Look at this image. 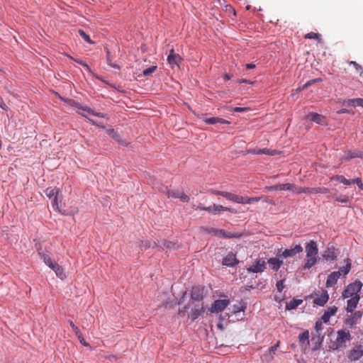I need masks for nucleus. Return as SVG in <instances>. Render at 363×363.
I'll return each instance as SVG.
<instances>
[{"mask_svg":"<svg viewBox=\"0 0 363 363\" xmlns=\"http://www.w3.org/2000/svg\"><path fill=\"white\" fill-rule=\"evenodd\" d=\"M330 190L327 188L315 187L311 188V194H328Z\"/></svg>","mask_w":363,"mask_h":363,"instance_id":"36","label":"nucleus"},{"mask_svg":"<svg viewBox=\"0 0 363 363\" xmlns=\"http://www.w3.org/2000/svg\"><path fill=\"white\" fill-rule=\"evenodd\" d=\"M230 78H231V76H230L229 74H226L224 76V79H225V80H229V79H230Z\"/></svg>","mask_w":363,"mask_h":363,"instance_id":"58","label":"nucleus"},{"mask_svg":"<svg viewBox=\"0 0 363 363\" xmlns=\"http://www.w3.org/2000/svg\"><path fill=\"white\" fill-rule=\"evenodd\" d=\"M215 236L225 238H230L234 237L233 234L230 233H226L225 230L221 229H218V230H215Z\"/></svg>","mask_w":363,"mask_h":363,"instance_id":"33","label":"nucleus"},{"mask_svg":"<svg viewBox=\"0 0 363 363\" xmlns=\"http://www.w3.org/2000/svg\"><path fill=\"white\" fill-rule=\"evenodd\" d=\"M279 345V342H277V344L269 348L268 351L264 354V359L267 362H270L273 359V355L274 354L276 350H277Z\"/></svg>","mask_w":363,"mask_h":363,"instance_id":"26","label":"nucleus"},{"mask_svg":"<svg viewBox=\"0 0 363 363\" xmlns=\"http://www.w3.org/2000/svg\"><path fill=\"white\" fill-rule=\"evenodd\" d=\"M351 339V335L349 330H340L337 331V337L336 339V348H339L343 346V344L346 341H350Z\"/></svg>","mask_w":363,"mask_h":363,"instance_id":"5","label":"nucleus"},{"mask_svg":"<svg viewBox=\"0 0 363 363\" xmlns=\"http://www.w3.org/2000/svg\"><path fill=\"white\" fill-rule=\"evenodd\" d=\"M218 195H220L227 199L238 203L243 201L242 196H238L227 191H218Z\"/></svg>","mask_w":363,"mask_h":363,"instance_id":"14","label":"nucleus"},{"mask_svg":"<svg viewBox=\"0 0 363 363\" xmlns=\"http://www.w3.org/2000/svg\"><path fill=\"white\" fill-rule=\"evenodd\" d=\"M337 311V308L336 306H332L328 308V310L323 313L321 317V320L324 323H327L329 321L331 316L334 315Z\"/></svg>","mask_w":363,"mask_h":363,"instance_id":"22","label":"nucleus"},{"mask_svg":"<svg viewBox=\"0 0 363 363\" xmlns=\"http://www.w3.org/2000/svg\"><path fill=\"white\" fill-rule=\"evenodd\" d=\"M351 181H352V184H357V186L359 184H361V183H362V179L359 177L356 178L354 179H352Z\"/></svg>","mask_w":363,"mask_h":363,"instance_id":"54","label":"nucleus"},{"mask_svg":"<svg viewBox=\"0 0 363 363\" xmlns=\"http://www.w3.org/2000/svg\"><path fill=\"white\" fill-rule=\"evenodd\" d=\"M332 197L335 201L340 202L342 203H344V204H347V203H350V199L349 198V196L342 195V194H341L340 196H333Z\"/></svg>","mask_w":363,"mask_h":363,"instance_id":"34","label":"nucleus"},{"mask_svg":"<svg viewBox=\"0 0 363 363\" xmlns=\"http://www.w3.org/2000/svg\"><path fill=\"white\" fill-rule=\"evenodd\" d=\"M358 187H359L360 189L363 190V184H362V183H361V184H359V185H358Z\"/></svg>","mask_w":363,"mask_h":363,"instance_id":"61","label":"nucleus"},{"mask_svg":"<svg viewBox=\"0 0 363 363\" xmlns=\"http://www.w3.org/2000/svg\"><path fill=\"white\" fill-rule=\"evenodd\" d=\"M342 105L348 106H353V99L344 101L342 103Z\"/></svg>","mask_w":363,"mask_h":363,"instance_id":"50","label":"nucleus"},{"mask_svg":"<svg viewBox=\"0 0 363 363\" xmlns=\"http://www.w3.org/2000/svg\"><path fill=\"white\" fill-rule=\"evenodd\" d=\"M279 257L269 258L267 262L271 268L274 271H277L284 264L283 260H281Z\"/></svg>","mask_w":363,"mask_h":363,"instance_id":"20","label":"nucleus"},{"mask_svg":"<svg viewBox=\"0 0 363 363\" xmlns=\"http://www.w3.org/2000/svg\"><path fill=\"white\" fill-rule=\"evenodd\" d=\"M238 83H249V82L247 79H242L239 81Z\"/></svg>","mask_w":363,"mask_h":363,"instance_id":"59","label":"nucleus"},{"mask_svg":"<svg viewBox=\"0 0 363 363\" xmlns=\"http://www.w3.org/2000/svg\"><path fill=\"white\" fill-rule=\"evenodd\" d=\"M362 316V313L361 311H356L345 319V323L346 325L350 328H353L357 324L358 320L361 319Z\"/></svg>","mask_w":363,"mask_h":363,"instance_id":"7","label":"nucleus"},{"mask_svg":"<svg viewBox=\"0 0 363 363\" xmlns=\"http://www.w3.org/2000/svg\"><path fill=\"white\" fill-rule=\"evenodd\" d=\"M305 38H308V39H319L320 35L318 33L311 32V33H307L305 35Z\"/></svg>","mask_w":363,"mask_h":363,"instance_id":"43","label":"nucleus"},{"mask_svg":"<svg viewBox=\"0 0 363 363\" xmlns=\"http://www.w3.org/2000/svg\"><path fill=\"white\" fill-rule=\"evenodd\" d=\"M363 158V152L360 151H348L341 158V162H345L354 158Z\"/></svg>","mask_w":363,"mask_h":363,"instance_id":"16","label":"nucleus"},{"mask_svg":"<svg viewBox=\"0 0 363 363\" xmlns=\"http://www.w3.org/2000/svg\"><path fill=\"white\" fill-rule=\"evenodd\" d=\"M254 154L261 155V154H265V155H275L277 154V152L276 150H270L269 149H257L253 150Z\"/></svg>","mask_w":363,"mask_h":363,"instance_id":"32","label":"nucleus"},{"mask_svg":"<svg viewBox=\"0 0 363 363\" xmlns=\"http://www.w3.org/2000/svg\"><path fill=\"white\" fill-rule=\"evenodd\" d=\"M204 312V308L201 307V308L194 309L191 313L189 314V317L191 319V320H195L197 319Z\"/></svg>","mask_w":363,"mask_h":363,"instance_id":"30","label":"nucleus"},{"mask_svg":"<svg viewBox=\"0 0 363 363\" xmlns=\"http://www.w3.org/2000/svg\"><path fill=\"white\" fill-rule=\"evenodd\" d=\"M164 247H166L167 248H173L174 247V244L170 241H164Z\"/></svg>","mask_w":363,"mask_h":363,"instance_id":"49","label":"nucleus"},{"mask_svg":"<svg viewBox=\"0 0 363 363\" xmlns=\"http://www.w3.org/2000/svg\"><path fill=\"white\" fill-rule=\"evenodd\" d=\"M255 67V64H252V63H250V64H247L246 65V68L247 69H253Z\"/></svg>","mask_w":363,"mask_h":363,"instance_id":"56","label":"nucleus"},{"mask_svg":"<svg viewBox=\"0 0 363 363\" xmlns=\"http://www.w3.org/2000/svg\"><path fill=\"white\" fill-rule=\"evenodd\" d=\"M82 115L84 117L86 118L89 121H91L93 123H95V122H94L91 118H88V117H87V116H86V115H84V114H83V113H82Z\"/></svg>","mask_w":363,"mask_h":363,"instance_id":"60","label":"nucleus"},{"mask_svg":"<svg viewBox=\"0 0 363 363\" xmlns=\"http://www.w3.org/2000/svg\"><path fill=\"white\" fill-rule=\"evenodd\" d=\"M362 106L363 107V99H353V107Z\"/></svg>","mask_w":363,"mask_h":363,"instance_id":"45","label":"nucleus"},{"mask_svg":"<svg viewBox=\"0 0 363 363\" xmlns=\"http://www.w3.org/2000/svg\"><path fill=\"white\" fill-rule=\"evenodd\" d=\"M242 201H243L242 202H240L239 203H251L252 202L259 201V198H257V197L249 198V197L242 196Z\"/></svg>","mask_w":363,"mask_h":363,"instance_id":"40","label":"nucleus"},{"mask_svg":"<svg viewBox=\"0 0 363 363\" xmlns=\"http://www.w3.org/2000/svg\"><path fill=\"white\" fill-rule=\"evenodd\" d=\"M82 110L87 112L89 114H91V115H94V116H98V117H100V118H104L106 116L105 114L102 113H99V112H94L93 110H91L90 108L89 107H84L82 108Z\"/></svg>","mask_w":363,"mask_h":363,"instance_id":"37","label":"nucleus"},{"mask_svg":"<svg viewBox=\"0 0 363 363\" xmlns=\"http://www.w3.org/2000/svg\"><path fill=\"white\" fill-rule=\"evenodd\" d=\"M303 303L301 299H293L289 302L286 303V308L287 310H292L296 308Z\"/></svg>","mask_w":363,"mask_h":363,"instance_id":"28","label":"nucleus"},{"mask_svg":"<svg viewBox=\"0 0 363 363\" xmlns=\"http://www.w3.org/2000/svg\"><path fill=\"white\" fill-rule=\"evenodd\" d=\"M84 67H86L88 69V65L84 63L80 62Z\"/></svg>","mask_w":363,"mask_h":363,"instance_id":"62","label":"nucleus"},{"mask_svg":"<svg viewBox=\"0 0 363 363\" xmlns=\"http://www.w3.org/2000/svg\"><path fill=\"white\" fill-rule=\"evenodd\" d=\"M350 64L352 65L354 67V68L357 69V71L360 72V74H362L363 72L362 67L359 64H357L356 62L351 61V62H350Z\"/></svg>","mask_w":363,"mask_h":363,"instance_id":"46","label":"nucleus"},{"mask_svg":"<svg viewBox=\"0 0 363 363\" xmlns=\"http://www.w3.org/2000/svg\"><path fill=\"white\" fill-rule=\"evenodd\" d=\"M218 191H212V193H213V194H218Z\"/></svg>","mask_w":363,"mask_h":363,"instance_id":"63","label":"nucleus"},{"mask_svg":"<svg viewBox=\"0 0 363 363\" xmlns=\"http://www.w3.org/2000/svg\"><path fill=\"white\" fill-rule=\"evenodd\" d=\"M203 289L199 286H195L191 290V298L194 301H200L203 298Z\"/></svg>","mask_w":363,"mask_h":363,"instance_id":"21","label":"nucleus"},{"mask_svg":"<svg viewBox=\"0 0 363 363\" xmlns=\"http://www.w3.org/2000/svg\"><path fill=\"white\" fill-rule=\"evenodd\" d=\"M359 299V296H356L354 297L350 298L347 301L346 310L348 313H352L354 311V309L357 307Z\"/></svg>","mask_w":363,"mask_h":363,"instance_id":"19","label":"nucleus"},{"mask_svg":"<svg viewBox=\"0 0 363 363\" xmlns=\"http://www.w3.org/2000/svg\"><path fill=\"white\" fill-rule=\"evenodd\" d=\"M340 272H333L330 273L328 277L325 286L327 288L334 286L337 284V279L340 278Z\"/></svg>","mask_w":363,"mask_h":363,"instance_id":"13","label":"nucleus"},{"mask_svg":"<svg viewBox=\"0 0 363 363\" xmlns=\"http://www.w3.org/2000/svg\"><path fill=\"white\" fill-rule=\"evenodd\" d=\"M203 211H208L213 214H216L218 212H219L220 211H230L231 213H235V211L233 208H230L228 207H225L221 205H216V204H213V206H208L206 208H203Z\"/></svg>","mask_w":363,"mask_h":363,"instance_id":"9","label":"nucleus"},{"mask_svg":"<svg viewBox=\"0 0 363 363\" xmlns=\"http://www.w3.org/2000/svg\"><path fill=\"white\" fill-rule=\"evenodd\" d=\"M57 193H58V189H56V188H48L45 190L46 195L50 199L53 198L52 206H53L54 208H58Z\"/></svg>","mask_w":363,"mask_h":363,"instance_id":"12","label":"nucleus"},{"mask_svg":"<svg viewBox=\"0 0 363 363\" xmlns=\"http://www.w3.org/2000/svg\"><path fill=\"white\" fill-rule=\"evenodd\" d=\"M291 191L296 194H311V188L306 187V188H302V187H298L293 184V189Z\"/></svg>","mask_w":363,"mask_h":363,"instance_id":"35","label":"nucleus"},{"mask_svg":"<svg viewBox=\"0 0 363 363\" xmlns=\"http://www.w3.org/2000/svg\"><path fill=\"white\" fill-rule=\"evenodd\" d=\"M323 323H324V322L322 320H318L315 323V328L316 333L318 337H320L321 335L320 332L323 329Z\"/></svg>","mask_w":363,"mask_h":363,"instance_id":"39","label":"nucleus"},{"mask_svg":"<svg viewBox=\"0 0 363 363\" xmlns=\"http://www.w3.org/2000/svg\"><path fill=\"white\" fill-rule=\"evenodd\" d=\"M79 33L85 41L89 43H92V41L91 40L89 36L84 31H83L82 30H79Z\"/></svg>","mask_w":363,"mask_h":363,"instance_id":"42","label":"nucleus"},{"mask_svg":"<svg viewBox=\"0 0 363 363\" xmlns=\"http://www.w3.org/2000/svg\"><path fill=\"white\" fill-rule=\"evenodd\" d=\"M303 251V247L301 245H296L290 249H286L284 251L279 250L277 255L284 258H289L295 256Z\"/></svg>","mask_w":363,"mask_h":363,"instance_id":"4","label":"nucleus"},{"mask_svg":"<svg viewBox=\"0 0 363 363\" xmlns=\"http://www.w3.org/2000/svg\"><path fill=\"white\" fill-rule=\"evenodd\" d=\"M337 113L338 114H341V113H352L353 114L354 113L353 112H351L350 110L346 109V108L340 109Z\"/></svg>","mask_w":363,"mask_h":363,"instance_id":"52","label":"nucleus"},{"mask_svg":"<svg viewBox=\"0 0 363 363\" xmlns=\"http://www.w3.org/2000/svg\"><path fill=\"white\" fill-rule=\"evenodd\" d=\"M307 118L310 119L311 121L316 123L317 124L323 125H326V120L325 118L320 114H318L316 113H311L307 116Z\"/></svg>","mask_w":363,"mask_h":363,"instance_id":"15","label":"nucleus"},{"mask_svg":"<svg viewBox=\"0 0 363 363\" xmlns=\"http://www.w3.org/2000/svg\"><path fill=\"white\" fill-rule=\"evenodd\" d=\"M38 254L40 259L43 260L44 263L50 269H52L60 279H64L66 277L63 269L58 264L52 261L49 254L45 253L43 252H40Z\"/></svg>","mask_w":363,"mask_h":363,"instance_id":"2","label":"nucleus"},{"mask_svg":"<svg viewBox=\"0 0 363 363\" xmlns=\"http://www.w3.org/2000/svg\"><path fill=\"white\" fill-rule=\"evenodd\" d=\"M205 230L210 234H212L215 235V230H218V229L210 228H205Z\"/></svg>","mask_w":363,"mask_h":363,"instance_id":"53","label":"nucleus"},{"mask_svg":"<svg viewBox=\"0 0 363 363\" xmlns=\"http://www.w3.org/2000/svg\"><path fill=\"white\" fill-rule=\"evenodd\" d=\"M328 299L329 295L328 292L323 291L320 295L314 299V303L320 306H323L328 302Z\"/></svg>","mask_w":363,"mask_h":363,"instance_id":"18","label":"nucleus"},{"mask_svg":"<svg viewBox=\"0 0 363 363\" xmlns=\"http://www.w3.org/2000/svg\"><path fill=\"white\" fill-rule=\"evenodd\" d=\"M204 207L201 206V205H194L193 206V208L194 209H200V210H203Z\"/></svg>","mask_w":363,"mask_h":363,"instance_id":"57","label":"nucleus"},{"mask_svg":"<svg viewBox=\"0 0 363 363\" xmlns=\"http://www.w3.org/2000/svg\"><path fill=\"white\" fill-rule=\"evenodd\" d=\"M167 195L171 198H178L183 202H189V196L178 190H167Z\"/></svg>","mask_w":363,"mask_h":363,"instance_id":"10","label":"nucleus"},{"mask_svg":"<svg viewBox=\"0 0 363 363\" xmlns=\"http://www.w3.org/2000/svg\"><path fill=\"white\" fill-rule=\"evenodd\" d=\"M230 110L236 111V112H245L247 111L249 108L246 107H235V108H230Z\"/></svg>","mask_w":363,"mask_h":363,"instance_id":"47","label":"nucleus"},{"mask_svg":"<svg viewBox=\"0 0 363 363\" xmlns=\"http://www.w3.org/2000/svg\"><path fill=\"white\" fill-rule=\"evenodd\" d=\"M80 342L84 345V346H88L89 344L87 342H86L84 338L82 337V335H81V337H78Z\"/></svg>","mask_w":363,"mask_h":363,"instance_id":"55","label":"nucleus"},{"mask_svg":"<svg viewBox=\"0 0 363 363\" xmlns=\"http://www.w3.org/2000/svg\"><path fill=\"white\" fill-rule=\"evenodd\" d=\"M306 258L303 266V269L311 268L317 262L318 246L315 241L311 240L306 246Z\"/></svg>","mask_w":363,"mask_h":363,"instance_id":"1","label":"nucleus"},{"mask_svg":"<svg viewBox=\"0 0 363 363\" xmlns=\"http://www.w3.org/2000/svg\"><path fill=\"white\" fill-rule=\"evenodd\" d=\"M203 121L206 123L207 124H216L217 123H219L220 124H229L230 122L223 119L221 118L218 117H210V118H203Z\"/></svg>","mask_w":363,"mask_h":363,"instance_id":"24","label":"nucleus"},{"mask_svg":"<svg viewBox=\"0 0 363 363\" xmlns=\"http://www.w3.org/2000/svg\"><path fill=\"white\" fill-rule=\"evenodd\" d=\"M69 324H70L71 327L72 328L73 330L74 331L77 337H81V332H80L79 328L77 327L72 321H70Z\"/></svg>","mask_w":363,"mask_h":363,"instance_id":"44","label":"nucleus"},{"mask_svg":"<svg viewBox=\"0 0 363 363\" xmlns=\"http://www.w3.org/2000/svg\"><path fill=\"white\" fill-rule=\"evenodd\" d=\"M266 269V263L262 259H259L255 264L247 268V271L253 273L262 272Z\"/></svg>","mask_w":363,"mask_h":363,"instance_id":"11","label":"nucleus"},{"mask_svg":"<svg viewBox=\"0 0 363 363\" xmlns=\"http://www.w3.org/2000/svg\"><path fill=\"white\" fill-rule=\"evenodd\" d=\"M269 191H282V190H290L293 189V184H279L268 187Z\"/></svg>","mask_w":363,"mask_h":363,"instance_id":"23","label":"nucleus"},{"mask_svg":"<svg viewBox=\"0 0 363 363\" xmlns=\"http://www.w3.org/2000/svg\"><path fill=\"white\" fill-rule=\"evenodd\" d=\"M331 180H334L340 183L344 184L345 185H350L352 184L351 179H346L342 175H335L331 177Z\"/></svg>","mask_w":363,"mask_h":363,"instance_id":"29","label":"nucleus"},{"mask_svg":"<svg viewBox=\"0 0 363 363\" xmlns=\"http://www.w3.org/2000/svg\"><path fill=\"white\" fill-rule=\"evenodd\" d=\"M240 311V309H235V310H234V312H235V313H237L238 311Z\"/></svg>","mask_w":363,"mask_h":363,"instance_id":"64","label":"nucleus"},{"mask_svg":"<svg viewBox=\"0 0 363 363\" xmlns=\"http://www.w3.org/2000/svg\"><path fill=\"white\" fill-rule=\"evenodd\" d=\"M182 60V59L180 55L175 53L173 49L170 50V52L167 57V61L172 67L177 66L179 68V63L181 62Z\"/></svg>","mask_w":363,"mask_h":363,"instance_id":"8","label":"nucleus"},{"mask_svg":"<svg viewBox=\"0 0 363 363\" xmlns=\"http://www.w3.org/2000/svg\"><path fill=\"white\" fill-rule=\"evenodd\" d=\"M326 260H334L337 257V253L334 247H328L323 255Z\"/></svg>","mask_w":363,"mask_h":363,"instance_id":"27","label":"nucleus"},{"mask_svg":"<svg viewBox=\"0 0 363 363\" xmlns=\"http://www.w3.org/2000/svg\"><path fill=\"white\" fill-rule=\"evenodd\" d=\"M362 287V283L360 281H355L354 282L350 284L346 289L342 293V297L343 298H348L359 296L358 293L361 291Z\"/></svg>","mask_w":363,"mask_h":363,"instance_id":"3","label":"nucleus"},{"mask_svg":"<svg viewBox=\"0 0 363 363\" xmlns=\"http://www.w3.org/2000/svg\"><path fill=\"white\" fill-rule=\"evenodd\" d=\"M309 333L308 331H304L303 333L299 334L298 340L301 345L306 344V345L309 343Z\"/></svg>","mask_w":363,"mask_h":363,"instance_id":"31","label":"nucleus"},{"mask_svg":"<svg viewBox=\"0 0 363 363\" xmlns=\"http://www.w3.org/2000/svg\"><path fill=\"white\" fill-rule=\"evenodd\" d=\"M284 288V280L279 281L277 283V289L278 291L281 292V291L283 290Z\"/></svg>","mask_w":363,"mask_h":363,"instance_id":"48","label":"nucleus"},{"mask_svg":"<svg viewBox=\"0 0 363 363\" xmlns=\"http://www.w3.org/2000/svg\"><path fill=\"white\" fill-rule=\"evenodd\" d=\"M157 69V66H152L147 69H145L143 71V74L144 76H148L150 74L153 73Z\"/></svg>","mask_w":363,"mask_h":363,"instance_id":"41","label":"nucleus"},{"mask_svg":"<svg viewBox=\"0 0 363 363\" xmlns=\"http://www.w3.org/2000/svg\"><path fill=\"white\" fill-rule=\"evenodd\" d=\"M238 263V260L235 257V255L233 254H228L225 256L223 259V264L232 267Z\"/></svg>","mask_w":363,"mask_h":363,"instance_id":"25","label":"nucleus"},{"mask_svg":"<svg viewBox=\"0 0 363 363\" xmlns=\"http://www.w3.org/2000/svg\"><path fill=\"white\" fill-rule=\"evenodd\" d=\"M362 355H363V350L362 349V347L360 345H359L350 351L348 358L351 361H355V360L359 359Z\"/></svg>","mask_w":363,"mask_h":363,"instance_id":"17","label":"nucleus"},{"mask_svg":"<svg viewBox=\"0 0 363 363\" xmlns=\"http://www.w3.org/2000/svg\"><path fill=\"white\" fill-rule=\"evenodd\" d=\"M230 303L228 299H219L214 301L210 311L211 313H219L223 311Z\"/></svg>","mask_w":363,"mask_h":363,"instance_id":"6","label":"nucleus"},{"mask_svg":"<svg viewBox=\"0 0 363 363\" xmlns=\"http://www.w3.org/2000/svg\"><path fill=\"white\" fill-rule=\"evenodd\" d=\"M321 79L320 78H317V79H313V80H311L309 82H308L304 86L306 87L311 84H312L313 83H316V82H320Z\"/></svg>","mask_w":363,"mask_h":363,"instance_id":"51","label":"nucleus"},{"mask_svg":"<svg viewBox=\"0 0 363 363\" xmlns=\"http://www.w3.org/2000/svg\"><path fill=\"white\" fill-rule=\"evenodd\" d=\"M351 268V263L350 259H347V264L345 267H342L340 269L338 272H340V275L343 274L344 275H346L349 273Z\"/></svg>","mask_w":363,"mask_h":363,"instance_id":"38","label":"nucleus"}]
</instances>
